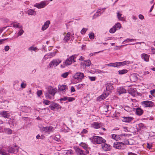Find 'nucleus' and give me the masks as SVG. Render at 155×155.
Listing matches in <instances>:
<instances>
[{"label":"nucleus","instance_id":"nucleus-48","mask_svg":"<svg viewBox=\"0 0 155 155\" xmlns=\"http://www.w3.org/2000/svg\"><path fill=\"white\" fill-rule=\"evenodd\" d=\"M87 29L86 28H83L81 31V32L82 34L84 35L87 30Z\"/></svg>","mask_w":155,"mask_h":155},{"label":"nucleus","instance_id":"nucleus-35","mask_svg":"<svg viewBox=\"0 0 155 155\" xmlns=\"http://www.w3.org/2000/svg\"><path fill=\"white\" fill-rule=\"evenodd\" d=\"M4 131L6 133L8 134H11L12 133V130L8 128H5L4 129Z\"/></svg>","mask_w":155,"mask_h":155},{"label":"nucleus","instance_id":"nucleus-17","mask_svg":"<svg viewBox=\"0 0 155 155\" xmlns=\"http://www.w3.org/2000/svg\"><path fill=\"white\" fill-rule=\"evenodd\" d=\"M149 57L150 55L146 54L143 53L141 54V58L146 62L149 61Z\"/></svg>","mask_w":155,"mask_h":155},{"label":"nucleus","instance_id":"nucleus-8","mask_svg":"<svg viewBox=\"0 0 155 155\" xmlns=\"http://www.w3.org/2000/svg\"><path fill=\"white\" fill-rule=\"evenodd\" d=\"M47 5V1H44L41 2L40 3H36L34 6L38 8H41L45 7Z\"/></svg>","mask_w":155,"mask_h":155},{"label":"nucleus","instance_id":"nucleus-1","mask_svg":"<svg viewBox=\"0 0 155 155\" xmlns=\"http://www.w3.org/2000/svg\"><path fill=\"white\" fill-rule=\"evenodd\" d=\"M47 91L45 92V96L46 98L51 99L53 97L56 92L57 89L53 88L51 86H49L46 88Z\"/></svg>","mask_w":155,"mask_h":155},{"label":"nucleus","instance_id":"nucleus-46","mask_svg":"<svg viewBox=\"0 0 155 155\" xmlns=\"http://www.w3.org/2000/svg\"><path fill=\"white\" fill-rule=\"evenodd\" d=\"M68 72H65L62 74L61 75V76L64 78H65L68 76Z\"/></svg>","mask_w":155,"mask_h":155},{"label":"nucleus","instance_id":"nucleus-49","mask_svg":"<svg viewBox=\"0 0 155 155\" xmlns=\"http://www.w3.org/2000/svg\"><path fill=\"white\" fill-rule=\"evenodd\" d=\"M89 38L92 39H93L94 38V35L93 33H90L89 35Z\"/></svg>","mask_w":155,"mask_h":155},{"label":"nucleus","instance_id":"nucleus-20","mask_svg":"<svg viewBox=\"0 0 155 155\" xmlns=\"http://www.w3.org/2000/svg\"><path fill=\"white\" fill-rule=\"evenodd\" d=\"M136 114L139 116L142 115L143 113V110L140 107L136 108Z\"/></svg>","mask_w":155,"mask_h":155},{"label":"nucleus","instance_id":"nucleus-47","mask_svg":"<svg viewBox=\"0 0 155 155\" xmlns=\"http://www.w3.org/2000/svg\"><path fill=\"white\" fill-rule=\"evenodd\" d=\"M25 112L26 113H29L31 109L30 107H25Z\"/></svg>","mask_w":155,"mask_h":155},{"label":"nucleus","instance_id":"nucleus-25","mask_svg":"<svg viewBox=\"0 0 155 155\" xmlns=\"http://www.w3.org/2000/svg\"><path fill=\"white\" fill-rule=\"evenodd\" d=\"M106 89L108 91H110L113 89V87L111 83H108L106 84Z\"/></svg>","mask_w":155,"mask_h":155},{"label":"nucleus","instance_id":"nucleus-41","mask_svg":"<svg viewBox=\"0 0 155 155\" xmlns=\"http://www.w3.org/2000/svg\"><path fill=\"white\" fill-rule=\"evenodd\" d=\"M20 30L18 33V36H21L24 32V31L22 29V28H20Z\"/></svg>","mask_w":155,"mask_h":155},{"label":"nucleus","instance_id":"nucleus-32","mask_svg":"<svg viewBox=\"0 0 155 155\" xmlns=\"http://www.w3.org/2000/svg\"><path fill=\"white\" fill-rule=\"evenodd\" d=\"M136 41V39L127 38L126 39L124 40L122 42V43L123 44L125 43L126 42H131V41Z\"/></svg>","mask_w":155,"mask_h":155},{"label":"nucleus","instance_id":"nucleus-4","mask_svg":"<svg viewBox=\"0 0 155 155\" xmlns=\"http://www.w3.org/2000/svg\"><path fill=\"white\" fill-rule=\"evenodd\" d=\"M141 104L143 107L145 108L146 107H155L154 103L151 101H143L141 102Z\"/></svg>","mask_w":155,"mask_h":155},{"label":"nucleus","instance_id":"nucleus-18","mask_svg":"<svg viewBox=\"0 0 155 155\" xmlns=\"http://www.w3.org/2000/svg\"><path fill=\"white\" fill-rule=\"evenodd\" d=\"M133 119V118L131 117H123L122 120L123 122L129 123L131 122Z\"/></svg>","mask_w":155,"mask_h":155},{"label":"nucleus","instance_id":"nucleus-11","mask_svg":"<svg viewBox=\"0 0 155 155\" xmlns=\"http://www.w3.org/2000/svg\"><path fill=\"white\" fill-rule=\"evenodd\" d=\"M49 107L52 110H54L55 109H59L61 108V107L58 104H53L50 105Z\"/></svg>","mask_w":155,"mask_h":155},{"label":"nucleus","instance_id":"nucleus-57","mask_svg":"<svg viewBox=\"0 0 155 155\" xmlns=\"http://www.w3.org/2000/svg\"><path fill=\"white\" fill-rule=\"evenodd\" d=\"M150 92L151 94L152 95L154 96L155 94V89H153L152 90H151Z\"/></svg>","mask_w":155,"mask_h":155},{"label":"nucleus","instance_id":"nucleus-23","mask_svg":"<svg viewBox=\"0 0 155 155\" xmlns=\"http://www.w3.org/2000/svg\"><path fill=\"white\" fill-rule=\"evenodd\" d=\"M79 146L82 147L84 150H87L88 149V147L87 144L85 143L81 142L79 144ZM86 152L88 153V152L86 151Z\"/></svg>","mask_w":155,"mask_h":155},{"label":"nucleus","instance_id":"nucleus-58","mask_svg":"<svg viewBox=\"0 0 155 155\" xmlns=\"http://www.w3.org/2000/svg\"><path fill=\"white\" fill-rule=\"evenodd\" d=\"M147 148L149 149H150L152 147V145L151 144H150L149 143H147Z\"/></svg>","mask_w":155,"mask_h":155},{"label":"nucleus","instance_id":"nucleus-27","mask_svg":"<svg viewBox=\"0 0 155 155\" xmlns=\"http://www.w3.org/2000/svg\"><path fill=\"white\" fill-rule=\"evenodd\" d=\"M104 9L102 8V9H98L97 12H96V13L94 14V15L93 16L94 18H95L96 17H97L101 15V11L102 10L104 11Z\"/></svg>","mask_w":155,"mask_h":155},{"label":"nucleus","instance_id":"nucleus-30","mask_svg":"<svg viewBox=\"0 0 155 155\" xmlns=\"http://www.w3.org/2000/svg\"><path fill=\"white\" fill-rule=\"evenodd\" d=\"M93 127L95 129H98L100 127V124L97 122H94L92 124Z\"/></svg>","mask_w":155,"mask_h":155},{"label":"nucleus","instance_id":"nucleus-61","mask_svg":"<svg viewBox=\"0 0 155 155\" xmlns=\"http://www.w3.org/2000/svg\"><path fill=\"white\" fill-rule=\"evenodd\" d=\"M9 49V47L8 46H6L5 47V50L6 51H8Z\"/></svg>","mask_w":155,"mask_h":155},{"label":"nucleus","instance_id":"nucleus-28","mask_svg":"<svg viewBox=\"0 0 155 155\" xmlns=\"http://www.w3.org/2000/svg\"><path fill=\"white\" fill-rule=\"evenodd\" d=\"M129 62H130L128 61H125L122 62H118V67L124 66L127 64H129Z\"/></svg>","mask_w":155,"mask_h":155},{"label":"nucleus","instance_id":"nucleus-6","mask_svg":"<svg viewBox=\"0 0 155 155\" xmlns=\"http://www.w3.org/2000/svg\"><path fill=\"white\" fill-rule=\"evenodd\" d=\"M125 145V144L122 142H116L114 143L113 145V147L117 149H121L123 148Z\"/></svg>","mask_w":155,"mask_h":155},{"label":"nucleus","instance_id":"nucleus-24","mask_svg":"<svg viewBox=\"0 0 155 155\" xmlns=\"http://www.w3.org/2000/svg\"><path fill=\"white\" fill-rule=\"evenodd\" d=\"M130 78L131 80L133 82H135L138 80V78L137 75L135 74H131Z\"/></svg>","mask_w":155,"mask_h":155},{"label":"nucleus","instance_id":"nucleus-19","mask_svg":"<svg viewBox=\"0 0 155 155\" xmlns=\"http://www.w3.org/2000/svg\"><path fill=\"white\" fill-rule=\"evenodd\" d=\"M71 35V34L70 32L67 33V35L64 36L63 39L64 42V43L68 42L70 39Z\"/></svg>","mask_w":155,"mask_h":155},{"label":"nucleus","instance_id":"nucleus-29","mask_svg":"<svg viewBox=\"0 0 155 155\" xmlns=\"http://www.w3.org/2000/svg\"><path fill=\"white\" fill-rule=\"evenodd\" d=\"M117 18L119 20L122 21H124L125 20L124 18L121 16L122 14L119 13V12H117Z\"/></svg>","mask_w":155,"mask_h":155},{"label":"nucleus","instance_id":"nucleus-14","mask_svg":"<svg viewBox=\"0 0 155 155\" xmlns=\"http://www.w3.org/2000/svg\"><path fill=\"white\" fill-rule=\"evenodd\" d=\"M102 147L105 151H108L111 149L110 146L107 143H103L102 144Z\"/></svg>","mask_w":155,"mask_h":155},{"label":"nucleus","instance_id":"nucleus-2","mask_svg":"<svg viewBox=\"0 0 155 155\" xmlns=\"http://www.w3.org/2000/svg\"><path fill=\"white\" fill-rule=\"evenodd\" d=\"M76 58V55H72L70 57L67 58L65 61L63 63L66 66H68L71 65L72 62H76L75 60Z\"/></svg>","mask_w":155,"mask_h":155},{"label":"nucleus","instance_id":"nucleus-10","mask_svg":"<svg viewBox=\"0 0 155 155\" xmlns=\"http://www.w3.org/2000/svg\"><path fill=\"white\" fill-rule=\"evenodd\" d=\"M84 77L83 73L81 72L76 73L74 76V78L75 79L81 80Z\"/></svg>","mask_w":155,"mask_h":155},{"label":"nucleus","instance_id":"nucleus-9","mask_svg":"<svg viewBox=\"0 0 155 155\" xmlns=\"http://www.w3.org/2000/svg\"><path fill=\"white\" fill-rule=\"evenodd\" d=\"M75 151L78 155H86L87 153L83 150L77 147H74Z\"/></svg>","mask_w":155,"mask_h":155},{"label":"nucleus","instance_id":"nucleus-22","mask_svg":"<svg viewBox=\"0 0 155 155\" xmlns=\"http://www.w3.org/2000/svg\"><path fill=\"white\" fill-rule=\"evenodd\" d=\"M117 91L120 94H122L126 93V91L123 87H120L117 88Z\"/></svg>","mask_w":155,"mask_h":155},{"label":"nucleus","instance_id":"nucleus-40","mask_svg":"<svg viewBox=\"0 0 155 155\" xmlns=\"http://www.w3.org/2000/svg\"><path fill=\"white\" fill-rule=\"evenodd\" d=\"M109 107V105H104V110L103 111L105 112H107L108 111V109Z\"/></svg>","mask_w":155,"mask_h":155},{"label":"nucleus","instance_id":"nucleus-34","mask_svg":"<svg viewBox=\"0 0 155 155\" xmlns=\"http://www.w3.org/2000/svg\"><path fill=\"white\" fill-rule=\"evenodd\" d=\"M0 154L2 155H9L8 153H6L5 150L3 149L0 150Z\"/></svg>","mask_w":155,"mask_h":155},{"label":"nucleus","instance_id":"nucleus-31","mask_svg":"<svg viewBox=\"0 0 155 155\" xmlns=\"http://www.w3.org/2000/svg\"><path fill=\"white\" fill-rule=\"evenodd\" d=\"M128 70L126 69H124L122 70L119 71L118 72L119 74H123L127 73Z\"/></svg>","mask_w":155,"mask_h":155},{"label":"nucleus","instance_id":"nucleus-12","mask_svg":"<svg viewBox=\"0 0 155 155\" xmlns=\"http://www.w3.org/2000/svg\"><path fill=\"white\" fill-rule=\"evenodd\" d=\"M109 95L108 92H105L102 94V95L99 96L97 98V100L99 101L105 99L107 96Z\"/></svg>","mask_w":155,"mask_h":155},{"label":"nucleus","instance_id":"nucleus-62","mask_svg":"<svg viewBox=\"0 0 155 155\" xmlns=\"http://www.w3.org/2000/svg\"><path fill=\"white\" fill-rule=\"evenodd\" d=\"M50 101L48 100H46L44 101V103L46 105H48L49 104Z\"/></svg>","mask_w":155,"mask_h":155},{"label":"nucleus","instance_id":"nucleus-60","mask_svg":"<svg viewBox=\"0 0 155 155\" xmlns=\"http://www.w3.org/2000/svg\"><path fill=\"white\" fill-rule=\"evenodd\" d=\"M68 100V97H64L63 98H61L60 99L61 101H65Z\"/></svg>","mask_w":155,"mask_h":155},{"label":"nucleus","instance_id":"nucleus-16","mask_svg":"<svg viewBox=\"0 0 155 155\" xmlns=\"http://www.w3.org/2000/svg\"><path fill=\"white\" fill-rule=\"evenodd\" d=\"M53 128V127L51 126L46 127H41V129L45 133L50 131Z\"/></svg>","mask_w":155,"mask_h":155},{"label":"nucleus","instance_id":"nucleus-45","mask_svg":"<svg viewBox=\"0 0 155 155\" xmlns=\"http://www.w3.org/2000/svg\"><path fill=\"white\" fill-rule=\"evenodd\" d=\"M37 49L36 47H34L33 46H31L28 48V50L29 51H35Z\"/></svg>","mask_w":155,"mask_h":155},{"label":"nucleus","instance_id":"nucleus-63","mask_svg":"<svg viewBox=\"0 0 155 155\" xmlns=\"http://www.w3.org/2000/svg\"><path fill=\"white\" fill-rule=\"evenodd\" d=\"M138 16L139 18L141 20H143L144 19V16L140 14Z\"/></svg>","mask_w":155,"mask_h":155},{"label":"nucleus","instance_id":"nucleus-36","mask_svg":"<svg viewBox=\"0 0 155 155\" xmlns=\"http://www.w3.org/2000/svg\"><path fill=\"white\" fill-rule=\"evenodd\" d=\"M114 27L117 30L120 29L121 27V25L120 23H117L114 26Z\"/></svg>","mask_w":155,"mask_h":155},{"label":"nucleus","instance_id":"nucleus-51","mask_svg":"<svg viewBox=\"0 0 155 155\" xmlns=\"http://www.w3.org/2000/svg\"><path fill=\"white\" fill-rule=\"evenodd\" d=\"M89 78L90 80L91 81H94L96 79V77L89 76Z\"/></svg>","mask_w":155,"mask_h":155},{"label":"nucleus","instance_id":"nucleus-5","mask_svg":"<svg viewBox=\"0 0 155 155\" xmlns=\"http://www.w3.org/2000/svg\"><path fill=\"white\" fill-rule=\"evenodd\" d=\"M61 62V61L59 59L53 60L51 61L49 64V68H52L53 66H57Z\"/></svg>","mask_w":155,"mask_h":155},{"label":"nucleus","instance_id":"nucleus-21","mask_svg":"<svg viewBox=\"0 0 155 155\" xmlns=\"http://www.w3.org/2000/svg\"><path fill=\"white\" fill-rule=\"evenodd\" d=\"M50 24V22L49 21H47L42 26L41 28L42 30L44 31L46 30Z\"/></svg>","mask_w":155,"mask_h":155},{"label":"nucleus","instance_id":"nucleus-15","mask_svg":"<svg viewBox=\"0 0 155 155\" xmlns=\"http://www.w3.org/2000/svg\"><path fill=\"white\" fill-rule=\"evenodd\" d=\"M0 115L5 118H8L10 115L9 113L7 111H2L0 112Z\"/></svg>","mask_w":155,"mask_h":155},{"label":"nucleus","instance_id":"nucleus-39","mask_svg":"<svg viewBox=\"0 0 155 155\" xmlns=\"http://www.w3.org/2000/svg\"><path fill=\"white\" fill-rule=\"evenodd\" d=\"M124 109V110L129 112L132 111V108L129 106L125 107Z\"/></svg>","mask_w":155,"mask_h":155},{"label":"nucleus","instance_id":"nucleus-59","mask_svg":"<svg viewBox=\"0 0 155 155\" xmlns=\"http://www.w3.org/2000/svg\"><path fill=\"white\" fill-rule=\"evenodd\" d=\"M141 43H144V42H136L135 43H134V44H129L128 45H136V44H141Z\"/></svg>","mask_w":155,"mask_h":155},{"label":"nucleus","instance_id":"nucleus-43","mask_svg":"<svg viewBox=\"0 0 155 155\" xmlns=\"http://www.w3.org/2000/svg\"><path fill=\"white\" fill-rule=\"evenodd\" d=\"M91 64V62L89 60H88L86 61H85V62L84 63L85 66L87 67L90 66Z\"/></svg>","mask_w":155,"mask_h":155},{"label":"nucleus","instance_id":"nucleus-44","mask_svg":"<svg viewBox=\"0 0 155 155\" xmlns=\"http://www.w3.org/2000/svg\"><path fill=\"white\" fill-rule=\"evenodd\" d=\"M85 86L84 84H80L77 85H76L77 89H79L81 88H83Z\"/></svg>","mask_w":155,"mask_h":155},{"label":"nucleus","instance_id":"nucleus-64","mask_svg":"<svg viewBox=\"0 0 155 155\" xmlns=\"http://www.w3.org/2000/svg\"><path fill=\"white\" fill-rule=\"evenodd\" d=\"M88 131L85 129H83L81 133L83 134H87V133Z\"/></svg>","mask_w":155,"mask_h":155},{"label":"nucleus","instance_id":"nucleus-33","mask_svg":"<svg viewBox=\"0 0 155 155\" xmlns=\"http://www.w3.org/2000/svg\"><path fill=\"white\" fill-rule=\"evenodd\" d=\"M112 138L113 139L116 140H118L120 138V137L118 135L115 134H113L112 135Z\"/></svg>","mask_w":155,"mask_h":155},{"label":"nucleus","instance_id":"nucleus-53","mask_svg":"<svg viewBox=\"0 0 155 155\" xmlns=\"http://www.w3.org/2000/svg\"><path fill=\"white\" fill-rule=\"evenodd\" d=\"M138 126L140 129H143L144 127V124L142 123H140L139 124Z\"/></svg>","mask_w":155,"mask_h":155},{"label":"nucleus","instance_id":"nucleus-52","mask_svg":"<svg viewBox=\"0 0 155 155\" xmlns=\"http://www.w3.org/2000/svg\"><path fill=\"white\" fill-rule=\"evenodd\" d=\"M58 137H59V135H56L54 137V139L56 141H59L60 140V139L59 138H58Z\"/></svg>","mask_w":155,"mask_h":155},{"label":"nucleus","instance_id":"nucleus-7","mask_svg":"<svg viewBox=\"0 0 155 155\" xmlns=\"http://www.w3.org/2000/svg\"><path fill=\"white\" fill-rule=\"evenodd\" d=\"M7 150L9 153H15V152L18 151V147L16 146L13 147L9 146L7 148Z\"/></svg>","mask_w":155,"mask_h":155},{"label":"nucleus","instance_id":"nucleus-3","mask_svg":"<svg viewBox=\"0 0 155 155\" xmlns=\"http://www.w3.org/2000/svg\"><path fill=\"white\" fill-rule=\"evenodd\" d=\"M92 141L95 144H99L105 143L106 140L101 137L94 136L93 137Z\"/></svg>","mask_w":155,"mask_h":155},{"label":"nucleus","instance_id":"nucleus-26","mask_svg":"<svg viewBox=\"0 0 155 155\" xmlns=\"http://www.w3.org/2000/svg\"><path fill=\"white\" fill-rule=\"evenodd\" d=\"M19 24V23H18L16 22H13L11 24V25H13V27L15 28H22V26L20 25Z\"/></svg>","mask_w":155,"mask_h":155},{"label":"nucleus","instance_id":"nucleus-50","mask_svg":"<svg viewBox=\"0 0 155 155\" xmlns=\"http://www.w3.org/2000/svg\"><path fill=\"white\" fill-rule=\"evenodd\" d=\"M75 100V98L71 97H68V101H72Z\"/></svg>","mask_w":155,"mask_h":155},{"label":"nucleus","instance_id":"nucleus-38","mask_svg":"<svg viewBox=\"0 0 155 155\" xmlns=\"http://www.w3.org/2000/svg\"><path fill=\"white\" fill-rule=\"evenodd\" d=\"M66 154L67 155H72L74 154V152L72 150L70 149L67 151Z\"/></svg>","mask_w":155,"mask_h":155},{"label":"nucleus","instance_id":"nucleus-55","mask_svg":"<svg viewBox=\"0 0 155 155\" xmlns=\"http://www.w3.org/2000/svg\"><path fill=\"white\" fill-rule=\"evenodd\" d=\"M42 94V91L41 90H39L37 91V95L38 97H40Z\"/></svg>","mask_w":155,"mask_h":155},{"label":"nucleus","instance_id":"nucleus-37","mask_svg":"<svg viewBox=\"0 0 155 155\" xmlns=\"http://www.w3.org/2000/svg\"><path fill=\"white\" fill-rule=\"evenodd\" d=\"M28 14L30 15H34L36 12L33 9H29L28 11Z\"/></svg>","mask_w":155,"mask_h":155},{"label":"nucleus","instance_id":"nucleus-54","mask_svg":"<svg viewBox=\"0 0 155 155\" xmlns=\"http://www.w3.org/2000/svg\"><path fill=\"white\" fill-rule=\"evenodd\" d=\"M27 84L25 83H22L21 84V87L22 88H24L26 86Z\"/></svg>","mask_w":155,"mask_h":155},{"label":"nucleus","instance_id":"nucleus-42","mask_svg":"<svg viewBox=\"0 0 155 155\" xmlns=\"http://www.w3.org/2000/svg\"><path fill=\"white\" fill-rule=\"evenodd\" d=\"M117 30V29L115 28L114 26L113 28L110 29L109 30V32L110 33H114Z\"/></svg>","mask_w":155,"mask_h":155},{"label":"nucleus","instance_id":"nucleus-13","mask_svg":"<svg viewBox=\"0 0 155 155\" xmlns=\"http://www.w3.org/2000/svg\"><path fill=\"white\" fill-rule=\"evenodd\" d=\"M67 89V86L65 85H61L59 84L58 86V90L59 91L65 92Z\"/></svg>","mask_w":155,"mask_h":155},{"label":"nucleus","instance_id":"nucleus-56","mask_svg":"<svg viewBox=\"0 0 155 155\" xmlns=\"http://www.w3.org/2000/svg\"><path fill=\"white\" fill-rule=\"evenodd\" d=\"M112 63V67H118V62Z\"/></svg>","mask_w":155,"mask_h":155}]
</instances>
